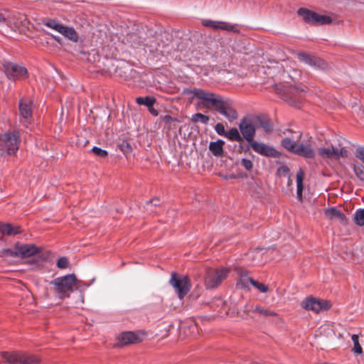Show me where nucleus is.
Segmentation results:
<instances>
[{
  "label": "nucleus",
  "mask_w": 364,
  "mask_h": 364,
  "mask_svg": "<svg viewBox=\"0 0 364 364\" xmlns=\"http://www.w3.org/2000/svg\"><path fill=\"white\" fill-rule=\"evenodd\" d=\"M17 257H28L38 254L40 248L33 244H16Z\"/></svg>",
  "instance_id": "nucleus-18"
},
{
  "label": "nucleus",
  "mask_w": 364,
  "mask_h": 364,
  "mask_svg": "<svg viewBox=\"0 0 364 364\" xmlns=\"http://www.w3.org/2000/svg\"><path fill=\"white\" fill-rule=\"evenodd\" d=\"M215 132L222 136H225L227 132L225 130V127L222 124H217L215 127Z\"/></svg>",
  "instance_id": "nucleus-42"
},
{
  "label": "nucleus",
  "mask_w": 364,
  "mask_h": 364,
  "mask_svg": "<svg viewBox=\"0 0 364 364\" xmlns=\"http://www.w3.org/2000/svg\"><path fill=\"white\" fill-rule=\"evenodd\" d=\"M259 128L267 134H271L273 132V124L266 114L252 115V138L255 136V130Z\"/></svg>",
  "instance_id": "nucleus-10"
},
{
  "label": "nucleus",
  "mask_w": 364,
  "mask_h": 364,
  "mask_svg": "<svg viewBox=\"0 0 364 364\" xmlns=\"http://www.w3.org/2000/svg\"><path fill=\"white\" fill-rule=\"evenodd\" d=\"M291 92H292V93L295 92L299 97H301V94H302L303 91L302 90H299L297 88L294 87V88H291Z\"/></svg>",
  "instance_id": "nucleus-45"
},
{
  "label": "nucleus",
  "mask_w": 364,
  "mask_h": 364,
  "mask_svg": "<svg viewBox=\"0 0 364 364\" xmlns=\"http://www.w3.org/2000/svg\"><path fill=\"white\" fill-rule=\"evenodd\" d=\"M298 14L303 18L305 22L308 23L323 25L328 24L332 21L331 18L329 16L319 15L314 11L304 8H301L298 10Z\"/></svg>",
  "instance_id": "nucleus-9"
},
{
  "label": "nucleus",
  "mask_w": 364,
  "mask_h": 364,
  "mask_svg": "<svg viewBox=\"0 0 364 364\" xmlns=\"http://www.w3.org/2000/svg\"><path fill=\"white\" fill-rule=\"evenodd\" d=\"M53 38H55L58 42H59V41H60V40H59V38H58L55 37V36H53Z\"/></svg>",
  "instance_id": "nucleus-48"
},
{
  "label": "nucleus",
  "mask_w": 364,
  "mask_h": 364,
  "mask_svg": "<svg viewBox=\"0 0 364 364\" xmlns=\"http://www.w3.org/2000/svg\"><path fill=\"white\" fill-rule=\"evenodd\" d=\"M225 136L230 140H240V136L237 129H232L226 133Z\"/></svg>",
  "instance_id": "nucleus-38"
},
{
  "label": "nucleus",
  "mask_w": 364,
  "mask_h": 364,
  "mask_svg": "<svg viewBox=\"0 0 364 364\" xmlns=\"http://www.w3.org/2000/svg\"><path fill=\"white\" fill-rule=\"evenodd\" d=\"M353 170H354L355 175L361 181H364V166L360 164H354Z\"/></svg>",
  "instance_id": "nucleus-37"
},
{
  "label": "nucleus",
  "mask_w": 364,
  "mask_h": 364,
  "mask_svg": "<svg viewBox=\"0 0 364 364\" xmlns=\"http://www.w3.org/2000/svg\"><path fill=\"white\" fill-rule=\"evenodd\" d=\"M26 20V18L23 16L14 15L7 11L0 10V28L6 35L19 31L20 26Z\"/></svg>",
  "instance_id": "nucleus-2"
},
{
  "label": "nucleus",
  "mask_w": 364,
  "mask_h": 364,
  "mask_svg": "<svg viewBox=\"0 0 364 364\" xmlns=\"http://www.w3.org/2000/svg\"><path fill=\"white\" fill-rule=\"evenodd\" d=\"M169 283L173 287L181 299L188 294L191 288L188 278L186 276L177 275L176 273H172Z\"/></svg>",
  "instance_id": "nucleus-8"
},
{
  "label": "nucleus",
  "mask_w": 364,
  "mask_h": 364,
  "mask_svg": "<svg viewBox=\"0 0 364 364\" xmlns=\"http://www.w3.org/2000/svg\"><path fill=\"white\" fill-rule=\"evenodd\" d=\"M40 362H41V360L38 355L23 352L21 364H33Z\"/></svg>",
  "instance_id": "nucleus-30"
},
{
  "label": "nucleus",
  "mask_w": 364,
  "mask_h": 364,
  "mask_svg": "<svg viewBox=\"0 0 364 364\" xmlns=\"http://www.w3.org/2000/svg\"><path fill=\"white\" fill-rule=\"evenodd\" d=\"M0 256H1V257H17L16 245L9 248L2 249L0 251Z\"/></svg>",
  "instance_id": "nucleus-35"
},
{
  "label": "nucleus",
  "mask_w": 364,
  "mask_h": 364,
  "mask_svg": "<svg viewBox=\"0 0 364 364\" xmlns=\"http://www.w3.org/2000/svg\"><path fill=\"white\" fill-rule=\"evenodd\" d=\"M45 25L73 43H77L79 41V36L73 27L65 26L54 20L48 21Z\"/></svg>",
  "instance_id": "nucleus-7"
},
{
  "label": "nucleus",
  "mask_w": 364,
  "mask_h": 364,
  "mask_svg": "<svg viewBox=\"0 0 364 364\" xmlns=\"http://www.w3.org/2000/svg\"><path fill=\"white\" fill-rule=\"evenodd\" d=\"M297 56L301 62L314 68L324 69L326 68V63L318 57L312 56L305 53H299Z\"/></svg>",
  "instance_id": "nucleus-17"
},
{
  "label": "nucleus",
  "mask_w": 364,
  "mask_h": 364,
  "mask_svg": "<svg viewBox=\"0 0 364 364\" xmlns=\"http://www.w3.org/2000/svg\"><path fill=\"white\" fill-rule=\"evenodd\" d=\"M21 232L20 226L8 223H0V233L6 236H14Z\"/></svg>",
  "instance_id": "nucleus-22"
},
{
  "label": "nucleus",
  "mask_w": 364,
  "mask_h": 364,
  "mask_svg": "<svg viewBox=\"0 0 364 364\" xmlns=\"http://www.w3.org/2000/svg\"><path fill=\"white\" fill-rule=\"evenodd\" d=\"M191 120L193 122H201L203 124H207L209 120V118L206 115H204L200 113H197L192 116Z\"/></svg>",
  "instance_id": "nucleus-36"
},
{
  "label": "nucleus",
  "mask_w": 364,
  "mask_h": 364,
  "mask_svg": "<svg viewBox=\"0 0 364 364\" xmlns=\"http://www.w3.org/2000/svg\"><path fill=\"white\" fill-rule=\"evenodd\" d=\"M304 177V173L301 169L296 173V186L297 191L296 194L299 200H302V191H303V180Z\"/></svg>",
  "instance_id": "nucleus-29"
},
{
  "label": "nucleus",
  "mask_w": 364,
  "mask_h": 364,
  "mask_svg": "<svg viewBox=\"0 0 364 364\" xmlns=\"http://www.w3.org/2000/svg\"><path fill=\"white\" fill-rule=\"evenodd\" d=\"M224 141L218 140L210 143L209 149L216 156H220L223 153Z\"/></svg>",
  "instance_id": "nucleus-28"
},
{
  "label": "nucleus",
  "mask_w": 364,
  "mask_h": 364,
  "mask_svg": "<svg viewBox=\"0 0 364 364\" xmlns=\"http://www.w3.org/2000/svg\"><path fill=\"white\" fill-rule=\"evenodd\" d=\"M355 156L364 164V146H359L356 149Z\"/></svg>",
  "instance_id": "nucleus-41"
},
{
  "label": "nucleus",
  "mask_w": 364,
  "mask_h": 364,
  "mask_svg": "<svg viewBox=\"0 0 364 364\" xmlns=\"http://www.w3.org/2000/svg\"><path fill=\"white\" fill-rule=\"evenodd\" d=\"M252 149L255 152L267 157L277 158L280 156V153L273 147L268 146L264 143H259L252 138Z\"/></svg>",
  "instance_id": "nucleus-14"
},
{
  "label": "nucleus",
  "mask_w": 364,
  "mask_h": 364,
  "mask_svg": "<svg viewBox=\"0 0 364 364\" xmlns=\"http://www.w3.org/2000/svg\"><path fill=\"white\" fill-rule=\"evenodd\" d=\"M297 56L301 62L314 68L324 69L326 68V63L318 57L312 56L305 53H299Z\"/></svg>",
  "instance_id": "nucleus-16"
},
{
  "label": "nucleus",
  "mask_w": 364,
  "mask_h": 364,
  "mask_svg": "<svg viewBox=\"0 0 364 364\" xmlns=\"http://www.w3.org/2000/svg\"><path fill=\"white\" fill-rule=\"evenodd\" d=\"M301 306L306 311L318 314L328 310L331 307V304L327 300L309 296L301 301Z\"/></svg>",
  "instance_id": "nucleus-6"
},
{
  "label": "nucleus",
  "mask_w": 364,
  "mask_h": 364,
  "mask_svg": "<svg viewBox=\"0 0 364 364\" xmlns=\"http://www.w3.org/2000/svg\"><path fill=\"white\" fill-rule=\"evenodd\" d=\"M20 114L22 117L28 119L31 116V102L29 100H22L19 104Z\"/></svg>",
  "instance_id": "nucleus-25"
},
{
  "label": "nucleus",
  "mask_w": 364,
  "mask_h": 364,
  "mask_svg": "<svg viewBox=\"0 0 364 364\" xmlns=\"http://www.w3.org/2000/svg\"><path fill=\"white\" fill-rule=\"evenodd\" d=\"M215 109L230 119H234L237 117L236 112L230 107H225L221 100L219 102L218 107H215Z\"/></svg>",
  "instance_id": "nucleus-26"
},
{
  "label": "nucleus",
  "mask_w": 364,
  "mask_h": 364,
  "mask_svg": "<svg viewBox=\"0 0 364 364\" xmlns=\"http://www.w3.org/2000/svg\"><path fill=\"white\" fill-rule=\"evenodd\" d=\"M6 76L11 80L21 79L26 77L27 71L25 68L16 64L5 62L3 64Z\"/></svg>",
  "instance_id": "nucleus-12"
},
{
  "label": "nucleus",
  "mask_w": 364,
  "mask_h": 364,
  "mask_svg": "<svg viewBox=\"0 0 364 364\" xmlns=\"http://www.w3.org/2000/svg\"><path fill=\"white\" fill-rule=\"evenodd\" d=\"M283 134L285 136L281 141L282 146L287 151L294 154L297 146V141L301 137V132H298L296 136H291L295 133L291 129H286L283 131Z\"/></svg>",
  "instance_id": "nucleus-11"
},
{
  "label": "nucleus",
  "mask_w": 364,
  "mask_h": 364,
  "mask_svg": "<svg viewBox=\"0 0 364 364\" xmlns=\"http://www.w3.org/2000/svg\"><path fill=\"white\" fill-rule=\"evenodd\" d=\"M57 266L60 269H65L68 267V261L65 257L60 258L57 262Z\"/></svg>",
  "instance_id": "nucleus-40"
},
{
  "label": "nucleus",
  "mask_w": 364,
  "mask_h": 364,
  "mask_svg": "<svg viewBox=\"0 0 364 364\" xmlns=\"http://www.w3.org/2000/svg\"><path fill=\"white\" fill-rule=\"evenodd\" d=\"M18 149V134L17 132H5L0 134V154L12 155Z\"/></svg>",
  "instance_id": "nucleus-4"
},
{
  "label": "nucleus",
  "mask_w": 364,
  "mask_h": 364,
  "mask_svg": "<svg viewBox=\"0 0 364 364\" xmlns=\"http://www.w3.org/2000/svg\"><path fill=\"white\" fill-rule=\"evenodd\" d=\"M294 154L306 159H314L316 156V151L311 143V141L309 140L306 143L297 144Z\"/></svg>",
  "instance_id": "nucleus-19"
},
{
  "label": "nucleus",
  "mask_w": 364,
  "mask_h": 364,
  "mask_svg": "<svg viewBox=\"0 0 364 364\" xmlns=\"http://www.w3.org/2000/svg\"><path fill=\"white\" fill-rule=\"evenodd\" d=\"M149 112L153 114L154 115H157V112L153 108V106L151 107H148Z\"/></svg>",
  "instance_id": "nucleus-47"
},
{
  "label": "nucleus",
  "mask_w": 364,
  "mask_h": 364,
  "mask_svg": "<svg viewBox=\"0 0 364 364\" xmlns=\"http://www.w3.org/2000/svg\"><path fill=\"white\" fill-rule=\"evenodd\" d=\"M240 129L244 138L249 144L250 142V119H245L240 124Z\"/></svg>",
  "instance_id": "nucleus-27"
},
{
  "label": "nucleus",
  "mask_w": 364,
  "mask_h": 364,
  "mask_svg": "<svg viewBox=\"0 0 364 364\" xmlns=\"http://www.w3.org/2000/svg\"><path fill=\"white\" fill-rule=\"evenodd\" d=\"M201 23L203 26L210 28L214 30H222L228 32H235L236 27L225 21H215L211 19H202Z\"/></svg>",
  "instance_id": "nucleus-15"
},
{
  "label": "nucleus",
  "mask_w": 364,
  "mask_h": 364,
  "mask_svg": "<svg viewBox=\"0 0 364 364\" xmlns=\"http://www.w3.org/2000/svg\"><path fill=\"white\" fill-rule=\"evenodd\" d=\"M318 154L323 159H337L340 157H346L348 155V151L343 147L338 149L331 146V147L318 148Z\"/></svg>",
  "instance_id": "nucleus-13"
},
{
  "label": "nucleus",
  "mask_w": 364,
  "mask_h": 364,
  "mask_svg": "<svg viewBox=\"0 0 364 364\" xmlns=\"http://www.w3.org/2000/svg\"><path fill=\"white\" fill-rule=\"evenodd\" d=\"M243 176L247 177V175H245V176L240 175V177H243Z\"/></svg>",
  "instance_id": "nucleus-49"
},
{
  "label": "nucleus",
  "mask_w": 364,
  "mask_h": 364,
  "mask_svg": "<svg viewBox=\"0 0 364 364\" xmlns=\"http://www.w3.org/2000/svg\"><path fill=\"white\" fill-rule=\"evenodd\" d=\"M325 216L331 220H338L341 224L346 225L348 224L346 216L338 208H330L324 210Z\"/></svg>",
  "instance_id": "nucleus-21"
},
{
  "label": "nucleus",
  "mask_w": 364,
  "mask_h": 364,
  "mask_svg": "<svg viewBox=\"0 0 364 364\" xmlns=\"http://www.w3.org/2000/svg\"><path fill=\"white\" fill-rule=\"evenodd\" d=\"M141 341L139 336L132 332H125L118 336L117 346H123L134 344Z\"/></svg>",
  "instance_id": "nucleus-20"
},
{
  "label": "nucleus",
  "mask_w": 364,
  "mask_h": 364,
  "mask_svg": "<svg viewBox=\"0 0 364 364\" xmlns=\"http://www.w3.org/2000/svg\"><path fill=\"white\" fill-rule=\"evenodd\" d=\"M172 118L169 115H166L163 117V121L165 122H169Z\"/></svg>",
  "instance_id": "nucleus-46"
},
{
  "label": "nucleus",
  "mask_w": 364,
  "mask_h": 364,
  "mask_svg": "<svg viewBox=\"0 0 364 364\" xmlns=\"http://www.w3.org/2000/svg\"><path fill=\"white\" fill-rule=\"evenodd\" d=\"M136 101L139 105H143L146 106L147 107H151L155 103L156 100L154 97H139L136 99Z\"/></svg>",
  "instance_id": "nucleus-33"
},
{
  "label": "nucleus",
  "mask_w": 364,
  "mask_h": 364,
  "mask_svg": "<svg viewBox=\"0 0 364 364\" xmlns=\"http://www.w3.org/2000/svg\"><path fill=\"white\" fill-rule=\"evenodd\" d=\"M78 280L73 274H68L55 279L52 284L55 291L60 299L69 296V291H73V287L77 284Z\"/></svg>",
  "instance_id": "nucleus-3"
},
{
  "label": "nucleus",
  "mask_w": 364,
  "mask_h": 364,
  "mask_svg": "<svg viewBox=\"0 0 364 364\" xmlns=\"http://www.w3.org/2000/svg\"><path fill=\"white\" fill-rule=\"evenodd\" d=\"M240 277L236 284V287L240 290L249 291V284L250 282V278L249 277L248 271L240 270Z\"/></svg>",
  "instance_id": "nucleus-24"
},
{
  "label": "nucleus",
  "mask_w": 364,
  "mask_h": 364,
  "mask_svg": "<svg viewBox=\"0 0 364 364\" xmlns=\"http://www.w3.org/2000/svg\"><path fill=\"white\" fill-rule=\"evenodd\" d=\"M120 149L124 153V154H128L129 152L132 151V147L131 146L127 143V142H123L121 145H120Z\"/></svg>",
  "instance_id": "nucleus-43"
},
{
  "label": "nucleus",
  "mask_w": 364,
  "mask_h": 364,
  "mask_svg": "<svg viewBox=\"0 0 364 364\" xmlns=\"http://www.w3.org/2000/svg\"><path fill=\"white\" fill-rule=\"evenodd\" d=\"M183 95L189 101L197 100L198 107L208 109H215L220 101V97L213 93L199 89L185 90Z\"/></svg>",
  "instance_id": "nucleus-1"
},
{
  "label": "nucleus",
  "mask_w": 364,
  "mask_h": 364,
  "mask_svg": "<svg viewBox=\"0 0 364 364\" xmlns=\"http://www.w3.org/2000/svg\"><path fill=\"white\" fill-rule=\"evenodd\" d=\"M252 287L262 294H267L269 291V287L267 284L252 279Z\"/></svg>",
  "instance_id": "nucleus-31"
},
{
  "label": "nucleus",
  "mask_w": 364,
  "mask_h": 364,
  "mask_svg": "<svg viewBox=\"0 0 364 364\" xmlns=\"http://www.w3.org/2000/svg\"><path fill=\"white\" fill-rule=\"evenodd\" d=\"M353 221L358 226H364V208L357 209L353 215Z\"/></svg>",
  "instance_id": "nucleus-32"
},
{
  "label": "nucleus",
  "mask_w": 364,
  "mask_h": 364,
  "mask_svg": "<svg viewBox=\"0 0 364 364\" xmlns=\"http://www.w3.org/2000/svg\"><path fill=\"white\" fill-rule=\"evenodd\" d=\"M228 272L229 270L225 267L208 269L204 277L206 288L211 289L218 287L225 279Z\"/></svg>",
  "instance_id": "nucleus-5"
},
{
  "label": "nucleus",
  "mask_w": 364,
  "mask_h": 364,
  "mask_svg": "<svg viewBox=\"0 0 364 364\" xmlns=\"http://www.w3.org/2000/svg\"><path fill=\"white\" fill-rule=\"evenodd\" d=\"M22 354L23 352L17 351H3L1 353V355L4 358V362L10 364H21Z\"/></svg>",
  "instance_id": "nucleus-23"
},
{
  "label": "nucleus",
  "mask_w": 364,
  "mask_h": 364,
  "mask_svg": "<svg viewBox=\"0 0 364 364\" xmlns=\"http://www.w3.org/2000/svg\"><path fill=\"white\" fill-rule=\"evenodd\" d=\"M241 165L247 170L250 169V161L247 159H242L241 161Z\"/></svg>",
  "instance_id": "nucleus-44"
},
{
  "label": "nucleus",
  "mask_w": 364,
  "mask_h": 364,
  "mask_svg": "<svg viewBox=\"0 0 364 364\" xmlns=\"http://www.w3.org/2000/svg\"><path fill=\"white\" fill-rule=\"evenodd\" d=\"M255 312L258 313L260 315H263L265 316H277V314L274 311H271L268 308L261 307V306H257L255 310Z\"/></svg>",
  "instance_id": "nucleus-34"
},
{
  "label": "nucleus",
  "mask_w": 364,
  "mask_h": 364,
  "mask_svg": "<svg viewBox=\"0 0 364 364\" xmlns=\"http://www.w3.org/2000/svg\"><path fill=\"white\" fill-rule=\"evenodd\" d=\"M92 151L93 154H95L96 156L105 158L107 156V151L105 150H103L99 147L95 146L92 149Z\"/></svg>",
  "instance_id": "nucleus-39"
}]
</instances>
